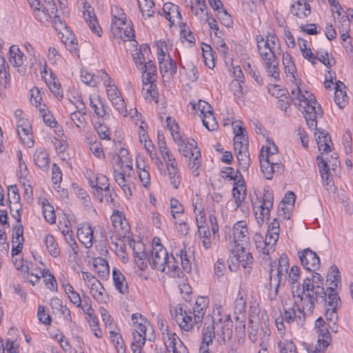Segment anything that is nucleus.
<instances>
[{"label":"nucleus","instance_id":"obj_15","mask_svg":"<svg viewBox=\"0 0 353 353\" xmlns=\"http://www.w3.org/2000/svg\"><path fill=\"white\" fill-rule=\"evenodd\" d=\"M90 293L100 303H106L109 301L108 293L99 280L90 287Z\"/></svg>","mask_w":353,"mask_h":353},{"label":"nucleus","instance_id":"obj_49","mask_svg":"<svg viewBox=\"0 0 353 353\" xmlns=\"http://www.w3.org/2000/svg\"><path fill=\"white\" fill-rule=\"evenodd\" d=\"M179 256L181 259V265H191L194 263V256L190 248H188V250L185 248L181 250L180 251Z\"/></svg>","mask_w":353,"mask_h":353},{"label":"nucleus","instance_id":"obj_32","mask_svg":"<svg viewBox=\"0 0 353 353\" xmlns=\"http://www.w3.org/2000/svg\"><path fill=\"white\" fill-rule=\"evenodd\" d=\"M218 324L221 326V330H216V334L223 341L230 340L232 336V322L225 321L223 323L221 319H217Z\"/></svg>","mask_w":353,"mask_h":353},{"label":"nucleus","instance_id":"obj_48","mask_svg":"<svg viewBox=\"0 0 353 353\" xmlns=\"http://www.w3.org/2000/svg\"><path fill=\"white\" fill-rule=\"evenodd\" d=\"M10 210L12 216L17 221L18 223L21 221L22 205L19 201H12L10 204Z\"/></svg>","mask_w":353,"mask_h":353},{"label":"nucleus","instance_id":"obj_25","mask_svg":"<svg viewBox=\"0 0 353 353\" xmlns=\"http://www.w3.org/2000/svg\"><path fill=\"white\" fill-rule=\"evenodd\" d=\"M112 274L116 289L123 294L128 293V284L125 282V279L123 274L117 268L113 270Z\"/></svg>","mask_w":353,"mask_h":353},{"label":"nucleus","instance_id":"obj_57","mask_svg":"<svg viewBox=\"0 0 353 353\" xmlns=\"http://www.w3.org/2000/svg\"><path fill=\"white\" fill-rule=\"evenodd\" d=\"M265 69L269 76L274 79H279V60L265 65Z\"/></svg>","mask_w":353,"mask_h":353},{"label":"nucleus","instance_id":"obj_50","mask_svg":"<svg viewBox=\"0 0 353 353\" xmlns=\"http://www.w3.org/2000/svg\"><path fill=\"white\" fill-rule=\"evenodd\" d=\"M216 16L220 20L221 23L227 28H230L233 24V21L231 15L226 11V10L222 8L219 10Z\"/></svg>","mask_w":353,"mask_h":353},{"label":"nucleus","instance_id":"obj_10","mask_svg":"<svg viewBox=\"0 0 353 353\" xmlns=\"http://www.w3.org/2000/svg\"><path fill=\"white\" fill-rule=\"evenodd\" d=\"M174 262L175 258L173 254L169 256L162 244H157L153 247L151 259L150 260V263H152V265H169Z\"/></svg>","mask_w":353,"mask_h":353},{"label":"nucleus","instance_id":"obj_55","mask_svg":"<svg viewBox=\"0 0 353 353\" xmlns=\"http://www.w3.org/2000/svg\"><path fill=\"white\" fill-rule=\"evenodd\" d=\"M270 330L268 327L264 324V327L261 326V332H260V335L261 336V343H260L261 349L259 350L258 353H268L267 347L265 344V341L270 336Z\"/></svg>","mask_w":353,"mask_h":353},{"label":"nucleus","instance_id":"obj_45","mask_svg":"<svg viewBox=\"0 0 353 353\" xmlns=\"http://www.w3.org/2000/svg\"><path fill=\"white\" fill-rule=\"evenodd\" d=\"M246 297L241 290L239 292L236 299L234 303V312L236 314H242L245 312Z\"/></svg>","mask_w":353,"mask_h":353},{"label":"nucleus","instance_id":"obj_63","mask_svg":"<svg viewBox=\"0 0 353 353\" xmlns=\"http://www.w3.org/2000/svg\"><path fill=\"white\" fill-rule=\"evenodd\" d=\"M70 118L77 127L79 128L85 127L86 122L84 115L74 111L70 114Z\"/></svg>","mask_w":353,"mask_h":353},{"label":"nucleus","instance_id":"obj_54","mask_svg":"<svg viewBox=\"0 0 353 353\" xmlns=\"http://www.w3.org/2000/svg\"><path fill=\"white\" fill-rule=\"evenodd\" d=\"M266 141L267 145L265 146V150H263V156L264 157H268L269 161H273V156L278 152L277 147L272 141H271V140L267 139Z\"/></svg>","mask_w":353,"mask_h":353},{"label":"nucleus","instance_id":"obj_22","mask_svg":"<svg viewBox=\"0 0 353 353\" xmlns=\"http://www.w3.org/2000/svg\"><path fill=\"white\" fill-rule=\"evenodd\" d=\"M33 159L34 163L40 169L46 170L49 168V155L44 149L37 150L33 154Z\"/></svg>","mask_w":353,"mask_h":353},{"label":"nucleus","instance_id":"obj_58","mask_svg":"<svg viewBox=\"0 0 353 353\" xmlns=\"http://www.w3.org/2000/svg\"><path fill=\"white\" fill-rule=\"evenodd\" d=\"M281 353H296V346L291 341H285L279 343Z\"/></svg>","mask_w":353,"mask_h":353},{"label":"nucleus","instance_id":"obj_46","mask_svg":"<svg viewBox=\"0 0 353 353\" xmlns=\"http://www.w3.org/2000/svg\"><path fill=\"white\" fill-rule=\"evenodd\" d=\"M273 206V202L263 201L262 204L259 206L260 213L258 216V212H256V219H261L263 221L265 219H270V209Z\"/></svg>","mask_w":353,"mask_h":353},{"label":"nucleus","instance_id":"obj_62","mask_svg":"<svg viewBox=\"0 0 353 353\" xmlns=\"http://www.w3.org/2000/svg\"><path fill=\"white\" fill-rule=\"evenodd\" d=\"M249 141L248 137L247 134H236L234 137V148H240L241 146L244 148L245 146L248 147Z\"/></svg>","mask_w":353,"mask_h":353},{"label":"nucleus","instance_id":"obj_43","mask_svg":"<svg viewBox=\"0 0 353 353\" xmlns=\"http://www.w3.org/2000/svg\"><path fill=\"white\" fill-rule=\"evenodd\" d=\"M201 151L200 150H196L195 155L192 157L191 159H189V168L192 171V173L195 176H197L199 174V168L201 166Z\"/></svg>","mask_w":353,"mask_h":353},{"label":"nucleus","instance_id":"obj_24","mask_svg":"<svg viewBox=\"0 0 353 353\" xmlns=\"http://www.w3.org/2000/svg\"><path fill=\"white\" fill-rule=\"evenodd\" d=\"M110 184L108 183V179L106 176L103 174H99L96 177L95 184V194L101 201H103V191L104 192H109Z\"/></svg>","mask_w":353,"mask_h":353},{"label":"nucleus","instance_id":"obj_6","mask_svg":"<svg viewBox=\"0 0 353 353\" xmlns=\"http://www.w3.org/2000/svg\"><path fill=\"white\" fill-rule=\"evenodd\" d=\"M288 268L289 266H278L276 276L272 275L273 270H271L270 279V283H272L273 280L276 282L274 296H270L271 300L275 299L278 293V288L281 283V276L283 275L282 273L283 270H285L286 274H288L289 281L292 285H294L299 278V270L298 266H292L290 272H288Z\"/></svg>","mask_w":353,"mask_h":353},{"label":"nucleus","instance_id":"obj_35","mask_svg":"<svg viewBox=\"0 0 353 353\" xmlns=\"http://www.w3.org/2000/svg\"><path fill=\"white\" fill-rule=\"evenodd\" d=\"M152 269L158 268L157 270L165 273L172 278H183L184 273L179 266H151Z\"/></svg>","mask_w":353,"mask_h":353},{"label":"nucleus","instance_id":"obj_5","mask_svg":"<svg viewBox=\"0 0 353 353\" xmlns=\"http://www.w3.org/2000/svg\"><path fill=\"white\" fill-rule=\"evenodd\" d=\"M282 305L284 310L283 317L287 323L296 322L298 325L303 326L304 325L307 312L303 307H300L297 301L294 300L292 304H288L286 301H282Z\"/></svg>","mask_w":353,"mask_h":353},{"label":"nucleus","instance_id":"obj_59","mask_svg":"<svg viewBox=\"0 0 353 353\" xmlns=\"http://www.w3.org/2000/svg\"><path fill=\"white\" fill-rule=\"evenodd\" d=\"M23 229L21 224H17L13 228L12 232V243H23Z\"/></svg>","mask_w":353,"mask_h":353},{"label":"nucleus","instance_id":"obj_64","mask_svg":"<svg viewBox=\"0 0 353 353\" xmlns=\"http://www.w3.org/2000/svg\"><path fill=\"white\" fill-rule=\"evenodd\" d=\"M81 79L84 83L90 86L94 87L97 84L94 75L87 71H81Z\"/></svg>","mask_w":353,"mask_h":353},{"label":"nucleus","instance_id":"obj_20","mask_svg":"<svg viewBox=\"0 0 353 353\" xmlns=\"http://www.w3.org/2000/svg\"><path fill=\"white\" fill-rule=\"evenodd\" d=\"M208 307V299L207 297H199L192 308V312L196 318H199V321L202 323L206 309Z\"/></svg>","mask_w":353,"mask_h":353},{"label":"nucleus","instance_id":"obj_3","mask_svg":"<svg viewBox=\"0 0 353 353\" xmlns=\"http://www.w3.org/2000/svg\"><path fill=\"white\" fill-rule=\"evenodd\" d=\"M305 297H304V310L311 315L313 314L315 304L323 303V299L325 297V288L321 285H314L307 282L304 285Z\"/></svg>","mask_w":353,"mask_h":353},{"label":"nucleus","instance_id":"obj_33","mask_svg":"<svg viewBox=\"0 0 353 353\" xmlns=\"http://www.w3.org/2000/svg\"><path fill=\"white\" fill-rule=\"evenodd\" d=\"M319 132V135L316 138L319 150L321 152H327L331 150V145L329 144L331 142L330 137L328 135V133L325 130L320 131L317 130Z\"/></svg>","mask_w":353,"mask_h":353},{"label":"nucleus","instance_id":"obj_36","mask_svg":"<svg viewBox=\"0 0 353 353\" xmlns=\"http://www.w3.org/2000/svg\"><path fill=\"white\" fill-rule=\"evenodd\" d=\"M323 111L321 105H317V112H314L312 114H305V119L307 124L311 130H317V121L318 117H321Z\"/></svg>","mask_w":353,"mask_h":353},{"label":"nucleus","instance_id":"obj_17","mask_svg":"<svg viewBox=\"0 0 353 353\" xmlns=\"http://www.w3.org/2000/svg\"><path fill=\"white\" fill-rule=\"evenodd\" d=\"M298 254L301 265H320L319 256L310 248L299 251Z\"/></svg>","mask_w":353,"mask_h":353},{"label":"nucleus","instance_id":"obj_8","mask_svg":"<svg viewBox=\"0 0 353 353\" xmlns=\"http://www.w3.org/2000/svg\"><path fill=\"white\" fill-rule=\"evenodd\" d=\"M215 325L219 327L218 322H216L213 316L208 315L205 316L201 331L202 341L200 346L209 347V345L212 344L216 334Z\"/></svg>","mask_w":353,"mask_h":353},{"label":"nucleus","instance_id":"obj_18","mask_svg":"<svg viewBox=\"0 0 353 353\" xmlns=\"http://www.w3.org/2000/svg\"><path fill=\"white\" fill-rule=\"evenodd\" d=\"M291 12L297 17L303 19L310 14L311 7L305 0H299L292 6Z\"/></svg>","mask_w":353,"mask_h":353},{"label":"nucleus","instance_id":"obj_27","mask_svg":"<svg viewBox=\"0 0 353 353\" xmlns=\"http://www.w3.org/2000/svg\"><path fill=\"white\" fill-rule=\"evenodd\" d=\"M199 150L197 147L196 141L193 139L188 140L184 143L179 146V150L181 154L185 157L191 159L196 154V150Z\"/></svg>","mask_w":353,"mask_h":353},{"label":"nucleus","instance_id":"obj_28","mask_svg":"<svg viewBox=\"0 0 353 353\" xmlns=\"http://www.w3.org/2000/svg\"><path fill=\"white\" fill-rule=\"evenodd\" d=\"M125 222L122 221L121 216L120 215H115L112 216V225L114 228V230L116 232H119V230H121V232L119 234L118 237H116L115 239H120L121 237H126L127 234H129V225L125 222V220L124 219Z\"/></svg>","mask_w":353,"mask_h":353},{"label":"nucleus","instance_id":"obj_40","mask_svg":"<svg viewBox=\"0 0 353 353\" xmlns=\"http://www.w3.org/2000/svg\"><path fill=\"white\" fill-rule=\"evenodd\" d=\"M319 332V346H322L323 350H325L331 341V336L330 332L326 326H323L321 328L318 329Z\"/></svg>","mask_w":353,"mask_h":353},{"label":"nucleus","instance_id":"obj_44","mask_svg":"<svg viewBox=\"0 0 353 353\" xmlns=\"http://www.w3.org/2000/svg\"><path fill=\"white\" fill-rule=\"evenodd\" d=\"M170 204L171 209L170 212L172 214V216L175 220H176L177 218H179L183 214L184 212V208L180 203V202L174 198L170 199Z\"/></svg>","mask_w":353,"mask_h":353},{"label":"nucleus","instance_id":"obj_7","mask_svg":"<svg viewBox=\"0 0 353 353\" xmlns=\"http://www.w3.org/2000/svg\"><path fill=\"white\" fill-rule=\"evenodd\" d=\"M111 14L112 16L110 26L111 31L115 37H122L121 30L123 29V26H125L126 14L123 9L117 6H112Z\"/></svg>","mask_w":353,"mask_h":353},{"label":"nucleus","instance_id":"obj_42","mask_svg":"<svg viewBox=\"0 0 353 353\" xmlns=\"http://www.w3.org/2000/svg\"><path fill=\"white\" fill-rule=\"evenodd\" d=\"M146 340V334L133 332V341L131 343L132 352L143 350Z\"/></svg>","mask_w":353,"mask_h":353},{"label":"nucleus","instance_id":"obj_14","mask_svg":"<svg viewBox=\"0 0 353 353\" xmlns=\"http://www.w3.org/2000/svg\"><path fill=\"white\" fill-rule=\"evenodd\" d=\"M77 236L79 241L86 248H91L93 244V230L90 223H83L77 229Z\"/></svg>","mask_w":353,"mask_h":353},{"label":"nucleus","instance_id":"obj_30","mask_svg":"<svg viewBox=\"0 0 353 353\" xmlns=\"http://www.w3.org/2000/svg\"><path fill=\"white\" fill-rule=\"evenodd\" d=\"M163 341L165 345V349H166L168 352H174L175 348L179 347L180 339L177 336L175 333L172 332H166L163 333V336H162Z\"/></svg>","mask_w":353,"mask_h":353},{"label":"nucleus","instance_id":"obj_52","mask_svg":"<svg viewBox=\"0 0 353 353\" xmlns=\"http://www.w3.org/2000/svg\"><path fill=\"white\" fill-rule=\"evenodd\" d=\"M113 107L119 112V114L127 116V108L125 101L122 97L120 95L116 99L110 101Z\"/></svg>","mask_w":353,"mask_h":353},{"label":"nucleus","instance_id":"obj_31","mask_svg":"<svg viewBox=\"0 0 353 353\" xmlns=\"http://www.w3.org/2000/svg\"><path fill=\"white\" fill-rule=\"evenodd\" d=\"M343 88H345L344 83L339 81L336 84L334 101L341 108H343L347 102V96L346 92L342 90Z\"/></svg>","mask_w":353,"mask_h":353},{"label":"nucleus","instance_id":"obj_41","mask_svg":"<svg viewBox=\"0 0 353 353\" xmlns=\"http://www.w3.org/2000/svg\"><path fill=\"white\" fill-rule=\"evenodd\" d=\"M9 79V65L5 59L0 55V84L6 86Z\"/></svg>","mask_w":353,"mask_h":353},{"label":"nucleus","instance_id":"obj_60","mask_svg":"<svg viewBox=\"0 0 353 353\" xmlns=\"http://www.w3.org/2000/svg\"><path fill=\"white\" fill-rule=\"evenodd\" d=\"M62 171L61 168L56 164L53 163L52 167V181L54 186L59 185L62 181Z\"/></svg>","mask_w":353,"mask_h":353},{"label":"nucleus","instance_id":"obj_29","mask_svg":"<svg viewBox=\"0 0 353 353\" xmlns=\"http://www.w3.org/2000/svg\"><path fill=\"white\" fill-rule=\"evenodd\" d=\"M90 105L93 109L94 114L98 117H103L106 114L105 105L101 101L99 95L94 94L90 97Z\"/></svg>","mask_w":353,"mask_h":353},{"label":"nucleus","instance_id":"obj_9","mask_svg":"<svg viewBox=\"0 0 353 353\" xmlns=\"http://www.w3.org/2000/svg\"><path fill=\"white\" fill-rule=\"evenodd\" d=\"M230 260L233 265H251L254 262L252 254L243 245L236 244L232 250Z\"/></svg>","mask_w":353,"mask_h":353},{"label":"nucleus","instance_id":"obj_19","mask_svg":"<svg viewBox=\"0 0 353 353\" xmlns=\"http://www.w3.org/2000/svg\"><path fill=\"white\" fill-rule=\"evenodd\" d=\"M263 148V147L259 155L261 169L267 179H272L275 172L274 167L272 164L273 161H269L268 157H264Z\"/></svg>","mask_w":353,"mask_h":353},{"label":"nucleus","instance_id":"obj_39","mask_svg":"<svg viewBox=\"0 0 353 353\" xmlns=\"http://www.w3.org/2000/svg\"><path fill=\"white\" fill-rule=\"evenodd\" d=\"M43 214L47 222L53 224L56 221V214L53 206L49 203L47 199L43 201Z\"/></svg>","mask_w":353,"mask_h":353},{"label":"nucleus","instance_id":"obj_11","mask_svg":"<svg viewBox=\"0 0 353 353\" xmlns=\"http://www.w3.org/2000/svg\"><path fill=\"white\" fill-rule=\"evenodd\" d=\"M83 16L90 30L98 37H101L102 29L99 24L94 8L90 6H85Z\"/></svg>","mask_w":353,"mask_h":353},{"label":"nucleus","instance_id":"obj_23","mask_svg":"<svg viewBox=\"0 0 353 353\" xmlns=\"http://www.w3.org/2000/svg\"><path fill=\"white\" fill-rule=\"evenodd\" d=\"M114 177L117 183L121 188L125 195L131 196L132 190L130 187V178H128L127 175L123 173L121 170H118L114 172Z\"/></svg>","mask_w":353,"mask_h":353},{"label":"nucleus","instance_id":"obj_4","mask_svg":"<svg viewBox=\"0 0 353 353\" xmlns=\"http://www.w3.org/2000/svg\"><path fill=\"white\" fill-rule=\"evenodd\" d=\"M332 290L326 291L325 297L323 298L326 320L330 322L337 321V310L341 308L342 303L338 292H333Z\"/></svg>","mask_w":353,"mask_h":353},{"label":"nucleus","instance_id":"obj_38","mask_svg":"<svg viewBox=\"0 0 353 353\" xmlns=\"http://www.w3.org/2000/svg\"><path fill=\"white\" fill-rule=\"evenodd\" d=\"M170 181L174 189H178L181 184V176L177 165L167 167Z\"/></svg>","mask_w":353,"mask_h":353},{"label":"nucleus","instance_id":"obj_34","mask_svg":"<svg viewBox=\"0 0 353 353\" xmlns=\"http://www.w3.org/2000/svg\"><path fill=\"white\" fill-rule=\"evenodd\" d=\"M140 12L143 17H152L154 14L153 0H137Z\"/></svg>","mask_w":353,"mask_h":353},{"label":"nucleus","instance_id":"obj_12","mask_svg":"<svg viewBox=\"0 0 353 353\" xmlns=\"http://www.w3.org/2000/svg\"><path fill=\"white\" fill-rule=\"evenodd\" d=\"M233 239L236 244L246 245L249 242L248 227L245 221H240L233 226Z\"/></svg>","mask_w":353,"mask_h":353},{"label":"nucleus","instance_id":"obj_51","mask_svg":"<svg viewBox=\"0 0 353 353\" xmlns=\"http://www.w3.org/2000/svg\"><path fill=\"white\" fill-rule=\"evenodd\" d=\"M54 241H55L52 235L48 234L46 236L47 249L52 256H57L59 253V249L57 248V244H56Z\"/></svg>","mask_w":353,"mask_h":353},{"label":"nucleus","instance_id":"obj_16","mask_svg":"<svg viewBox=\"0 0 353 353\" xmlns=\"http://www.w3.org/2000/svg\"><path fill=\"white\" fill-rule=\"evenodd\" d=\"M163 11L165 13V19L169 21L170 26L174 25L176 19H181L178 6L172 3H164Z\"/></svg>","mask_w":353,"mask_h":353},{"label":"nucleus","instance_id":"obj_13","mask_svg":"<svg viewBox=\"0 0 353 353\" xmlns=\"http://www.w3.org/2000/svg\"><path fill=\"white\" fill-rule=\"evenodd\" d=\"M17 270L21 271L23 278L28 279L32 285H34L41 277H45L49 272L46 270L41 271L39 268L32 269L30 271L29 266H20Z\"/></svg>","mask_w":353,"mask_h":353},{"label":"nucleus","instance_id":"obj_56","mask_svg":"<svg viewBox=\"0 0 353 353\" xmlns=\"http://www.w3.org/2000/svg\"><path fill=\"white\" fill-rule=\"evenodd\" d=\"M161 72H170V74H176L177 71V67L176 62L172 59H170L169 61H165L163 65L161 62Z\"/></svg>","mask_w":353,"mask_h":353},{"label":"nucleus","instance_id":"obj_53","mask_svg":"<svg viewBox=\"0 0 353 353\" xmlns=\"http://www.w3.org/2000/svg\"><path fill=\"white\" fill-rule=\"evenodd\" d=\"M246 196V190L245 186L243 185V189L241 187L234 186L233 188V196L235 199V203L238 208L241 206V202L244 200Z\"/></svg>","mask_w":353,"mask_h":353},{"label":"nucleus","instance_id":"obj_1","mask_svg":"<svg viewBox=\"0 0 353 353\" xmlns=\"http://www.w3.org/2000/svg\"><path fill=\"white\" fill-rule=\"evenodd\" d=\"M170 313L183 331L192 332L195 327L198 330L201 325L202 323L199 321V318L193 315L192 310L186 304L176 305L174 312L170 309Z\"/></svg>","mask_w":353,"mask_h":353},{"label":"nucleus","instance_id":"obj_61","mask_svg":"<svg viewBox=\"0 0 353 353\" xmlns=\"http://www.w3.org/2000/svg\"><path fill=\"white\" fill-rule=\"evenodd\" d=\"M193 108L199 110L203 117H204V114H208L213 112L212 106L206 101L202 100H199L198 103L194 104Z\"/></svg>","mask_w":353,"mask_h":353},{"label":"nucleus","instance_id":"obj_47","mask_svg":"<svg viewBox=\"0 0 353 353\" xmlns=\"http://www.w3.org/2000/svg\"><path fill=\"white\" fill-rule=\"evenodd\" d=\"M202 122L209 131H214L218 128V123L213 114V112L208 114H204V117L202 118Z\"/></svg>","mask_w":353,"mask_h":353},{"label":"nucleus","instance_id":"obj_37","mask_svg":"<svg viewBox=\"0 0 353 353\" xmlns=\"http://www.w3.org/2000/svg\"><path fill=\"white\" fill-rule=\"evenodd\" d=\"M130 245L132 249L136 263H137V259L141 261L145 259L147 257V254L144 252L145 245L142 242H135L132 241L130 243Z\"/></svg>","mask_w":353,"mask_h":353},{"label":"nucleus","instance_id":"obj_21","mask_svg":"<svg viewBox=\"0 0 353 353\" xmlns=\"http://www.w3.org/2000/svg\"><path fill=\"white\" fill-rule=\"evenodd\" d=\"M9 54V61L14 67L21 66L26 58L19 47L15 45L10 47Z\"/></svg>","mask_w":353,"mask_h":353},{"label":"nucleus","instance_id":"obj_26","mask_svg":"<svg viewBox=\"0 0 353 353\" xmlns=\"http://www.w3.org/2000/svg\"><path fill=\"white\" fill-rule=\"evenodd\" d=\"M239 164L243 171H246L248 169L250 164V156L248 152V147L245 146L240 148H234Z\"/></svg>","mask_w":353,"mask_h":353},{"label":"nucleus","instance_id":"obj_2","mask_svg":"<svg viewBox=\"0 0 353 353\" xmlns=\"http://www.w3.org/2000/svg\"><path fill=\"white\" fill-rule=\"evenodd\" d=\"M34 10L36 19L44 26L50 23L51 16L57 13V8L53 0H28Z\"/></svg>","mask_w":353,"mask_h":353}]
</instances>
